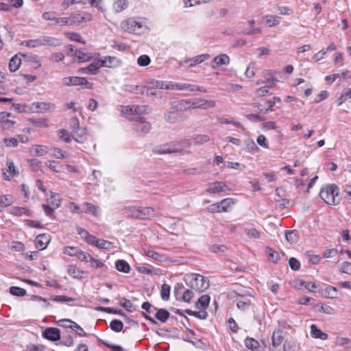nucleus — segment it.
Listing matches in <instances>:
<instances>
[{
    "instance_id": "obj_39",
    "label": "nucleus",
    "mask_w": 351,
    "mask_h": 351,
    "mask_svg": "<svg viewBox=\"0 0 351 351\" xmlns=\"http://www.w3.org/2000/svg\"><path fill=\"white\" fill-rule=\"evenodd\" d=\"M245 345L249 349H251L254 351H258L259 343L258 341L253 338H246L245 340Z\"/></svg>"
},
{
    "instance_id": "obj_19",
    "label": "nucleus",
    "mask_w": 351,
    "mask_h": 351,
    "mask_svg": "<svg viewBox=\"0 0 351 351\" xmlns=\"http://www.w3.org/2000/svg\"><path fill=\"white\" fill-rule=\"evenodd\" d=\"M212 63L213 69H215L223 65H228L230 63V58L228 55L221 53L215 57Z\"/></svg>"
},
{
    "instance_id": "obj_56",
    "label": "nucleus",
    "mask_w": 351,
    "mask_h": 351,
    "mask_svg": "<svg viewBox=\"0 0 351 351\" xmlns=\"http://www.w3.org/2000/svg\"><path fill=\"white\" fill-rule=\"evenodd\" d=\"M151 60L147 55H141L137 59V63L141 66H146L150 64Z\"/></svg>"
},
{
    "instance_id": "obj_11",
    "label": "nucleus",
    "mask_w": 351,
    "mask_h": 351,
    "mask_svg": "<svg viewBox=\"0 0 351 351\" xmlns=\"http://www.w3.org/2000/svg\"><path fill=\"white\" fill-rule=\"evenodd\" d=\"M269 75L270 76L266 81L267 85L262 86L256 89V94L258 97H264L267 95H271V93L269 92V88L275 86V81L276 78L272 75V72L271 71H267Z\"/></svg>"
},
{
    "instance_id": "obj_15",
    "label": "nucleus",
    "mask_w": 351,
    "mask_h": 351,
    "mask_svg": "<svg viewBox=\"0 0 351 351\" xmlns=\"http://www.w3.org/2000/svg\"><path fill=\"white\" fill-rule=\"evenodd\" d=\"M43 337L51 341H56L60 339V332L57 328H47L43 331Z\"/></svg>"
},
{
    "instance_id": "obj_29",
    "label": "nucleus",
    "mask_w": 351,
    "mask_h": 351,
    "mask_svg": "<svg viewBox=\"0 0 351 351\" xmlns=\"http://www.w3.org/2000/svg\"><path fill=\"white\" fill-rule=\"evenodd\" d=\"M124 213L128 217L141 219V208H136V207L125 208Z\"/></svg>"
},
{
    "instance_id": "obj_13",
    "label": "nucleus",
    "mask_w": 351,
    "mask_h": 351,
    "mask_svg": "<svg viewBox=\"0 0 351 351\" xmlns=\"http://www.w3.org/2000/svg\"><path fill=\"white\" fill-rule=\"evenodd\" d=\"M64 84L67 86H77V85H84L87 88H90V83L87 81L85 77H65L64 80Z\"/></svg>"
},
{
    "instance_id": "obj_10",
    "label": "nucleus",
    "mask_w": 351,
    "mask_h": 351,
    "mask_svg": "<svg viewBox=\"0 0 351 351\" xmlns=\"http://www.w3.org/2000/svg\"><path fill=\"white\" fill-rule=\"evenodd\" d=\"M73 130V138L79 143H84L87 139V130L86 128H80L77 119L74 123Z\"/></svg>"
},
{
    "instance_id": "obj_53",
    "label": "nucleus",
    "mask_w": 351,
    "mask_h": 351,
    "mask_svg": "<svg viewBox=\"0 0 351 351\" xmlns=\"http://www.w3.org/2000/svg\"><path fill=\"white\" fill-rule=\"evenodd\" d=\"M51 300L57 302H69L74 301L75 298L66 295H53Z\"/></svg>"
},
{
    "instance_id": "obj_2",
    "label": "nucleus",
    "mask_w": 351,
    "mask_h": 351,
    "mask_svg": "<svg viewBox=\"0 0 351 351\" xmlns=\"http://www.w3.org/2000/svg\"><path fill=\"white\" fill-rule=\"evenodd\" d=\"M190 146V142L188 140H184L179 143L165 144L157 147L154 149V152L158 154L173 153L183 154L184 150L189 148Z\"/></svg>"
},
{
    "instance_id": "obj_22",
    "label": "nucleus",
    "mask_w": 351,
    "mask_h": 351,
    "mask_svg": "<svg viewBox=\"0 0 351 351\" xmlns=\"http://www.w3.org/2000/svg\"><path fill=\"white\" fill-rule=\"evenodd\" d=\"M209 58V55L207 53L201 54L199 56H197L195 57H193L190 59H187L184 61L186 64H189L190 67L195 66L205 60H206Z\"/></svg>"
},
{
    "instance_id": "obj_46",
    "label": "nucleus",
    "mask_w": 351,
    "mask_h": 351,
    "mask_svg": "<svg viewBox=\"0 0 351 351\" xmlns=\"http://www.w3.org/2000/svg\"><path fill=\"white\" fill-rule=\"evenodd\" d=\"M52 156L58 159L66 158L69 157V154L66 151L60 148H53Z\"/></svg>"
},
{
    "instance_id": "obj_54",
    "label": "nucleus",
    "mask_w": 351,
    "mask_h": 351,
    "mask_svg": "<svg viewBox=\"0 0 351 351\" xmlns=\"http://www.w3.org/2000/svg\"><path fill=\"white\" fill-rule=\"evenodd\" d=\"M145 254L147 257L152 258L157 261H162L164 259L163 255L152 250L145 251Z\"/></svg>"
},
{
    "instance_id": "obj_27",
    "label": "nucleus",
    "mask_w": 351,
    "mask_h": 351,
    "mask_svg": "<svg viewBox=\"0 0 351 351\" xmlns=\"http://www.w3.org/2000/svg\"><path fill=\"white\" fill-rule=\"evenodd\" d=\"M247 24L249 25V27L245 29L243 31V34L245 35H254L258 34L261 33V29L258 27H254L255 21L254 19H251L247 21Z\"/></svg>"
},
{
    "instance_id": "obj_17",
    "label": "nucleus",
    "mask_w": 351,
    "mask_h": 351,
    "mask_svg": "<svg viewBox=\"0 0 351 351\" xmlns=\"http://www.w3.org/2000/svg\"><path fill=\"white\" fill-rule=\"evenodd\" d=\"M285 339V332L281 328L276 329L271 335L272 346L274 347L279 346Z\"/></svg>"
},
{
    "instance_id": "obj_42",
    "label": "nucleus",
    "mask_w": 351,
    "mask_h": 351,
    "mask_svg": "<svg viewBox=\"0 0 351 351\" xmlns=\"http://www.w3.org/2000/svg\"><path fill=\"white\" fill-rule=\"evenodd\" d=\"M119 304L129 312H132L134 311V308L132 302L128 299L125 298H120Z\"/></svg>"
},
{
    "instance_id": "obj_52",
    "label": "nucleus",
    "mask_w": 351,
    "mask_h": 351,
    "mask_svg": "<svg viewBox=\"0 0 351 351\" xmlns=\"http://www.w3.org/2000/svg\"><path fill=\"white\" fill-rule=\"evenodd\" d=\"M171 287L167 284H163L161 289V298L163 300H168L169 298Z\"/></svg>"
},
{
    "instance_id": "obj_4",
    "label": "nucleus",
    "mask_w": 351,
    "mask_h": 351,
    "mask_svg": "<svg viewBox=\"0 0 351 351\" xmlns=\"http://www.w3.org/2000/svg\"><path fill=\"white\" fill-rule=\"evenodd\" d=\"M184 280L189 287L197 291H204L209 287L208 280L199 274H191L187 275Z\"/></svg>"
},
{
    "instance_id": "obj_1",
    "label": "nucleus",
    "mask_w": 351,
    "mask_h": 351,
    "mask_svg": "<svg viewBox=\"0 0 351 351\" xmlns=\"http://www.w3.org/2000/svg\"><path fill=\"white\" fill-rule=\"evenodd\" d=\"M190 146V142L188 140H184L179 143L165 144L157 147L154 149V152L158 154L173 153L183 154L184 150L189 148Z\"/></svg>"
},
{
    "instance_id": "obj_38",
    "label": "nucleus",
    "mask_w": 351,
    "mask_h": 351,
    "mask_svg": "<svg viewBox=\"0 0 351 351\" xmlns=\"http://www.w3.org/2000/svg\"><path fill=\"white\" fill-rule=\"evenodd\" d=\"M21 64V60L16 55L13 56L9 62V69L11 72H14L19 69Z\"/></svg>"
},
{
    "instance_id": "obj_33",
    "label": "nucleus",
    "mask_w": 351,
    "mask_h": 351,
    "mask_svg": "<svg viewBox=\"0 0 351 351\" xmlns=\"http://www.w3.org/2000/svg\"><path fill=\"white\" fill-rule=\"evenodd\" d=\"M264 19L265 25L269 27L276 26L280 23V17L278 16L266 15Z\"/></svg>"
},
{
    "instance_id": "obj_64",
    "label": "nucleus",
    "mask_w": 351,
    "mask_h": 351,
    "mask_svg": "<svg viewBox=\"0 0 351 351\" xmlns=\"http://www.w3.org/2000/svg\"><path fill=\"white\" fill-rule=\"evenodd\" d=\"M245 232L250 238L258 239L260 237L259 232L254 228L245 229Z\"/></svg>"
},
{
    "instance_id": "obj_24",
    "label": "nucleus",
    "mask_w": 351,
    "mask_h": 351,
    "mask_svg": "<svg viewBox=\"0 0 351 351\" xmlns=\"http://www.w3.org/2000/svg\"><path fill=\"white\" fill-rule=\"evenodd\" d=\"M30 152L34 156H43L47 154V147L43 145H34L29 148Z\"/></svg>"
},
{
    "instance_id": "obj_43",
    "label": "nucleus",
    "mask_w": 351,
    "mask_h": 351,
    "mask_svg": "<svg viewBox=\"0 0 351 351\" xmlns=\"http://www.w3.org/2000/svg\"><path fill=\"white\" fill-rule=\"evenodd\" d=\"M156 317L162 322H165L169 317V313L163 308L158 309L156 313Z\"/></svg>"
},
{
    "instance_id": "obj_51",
    "label": "nucleus",
    "mask_w": 351,
    "mask_h": 351,
    "mask_svg": "<svg viewBox=\"0 0 351 351\" xmlns=\"http://www.w3.org/2000/svg\"><path fill=\"white\" fill-rule=\"evenodd\" d=\"M46 165L53 171L56 173H59L62 171V167L60 164V162H56V161H51L49 160L47 162H46Z\"/></svg>"
},
{
    "instance_id": "obj_47",
    "label": "nucleus",
    "mask_w": 351,
    "mask_h": 351,
    "mask_svg": "<svg viewBox=\"0 0 351 351\" xmlns=\"http://www.w3.org/2000/svg\"><path fill=\"white\" fill-rule=\"evenodd\" d=\"M180 90H187V91H190V92H194L196 90L202 91V88H199V87L196 86L195 85L191 84H187V83L181 84L180 83Z\"/></svg>"
},
{
    "instance_id": "obj_44",
    "label": "nucleus",
    "mask_w": 351,
    "mask_h": 351,
    "mask_svg": "<svg viewBox=\"0 0 351 351\" xmlns=\"http://www.w3.org/2000/svg\"><path fill=\"white\" fill-rule=\"evenodd\" d=\"M67 272L69 275L73 276L74 278H82L83 274V271L78 269L74 265H69Z\"/></svg>"
},
{
    "instance_id": "obj_18",
    "label": "nucleus",
    "mask_w": 351,
    "mask_h": 351,
    "mask_svg": "<svg viewBox=\"0 0 351 351\" xmlns=\"http://www.w3.org/2000/svg\"><path fill=\"white\" fill-rule=\"evenodd\" d=\"M50 242V236L47 234H38L36 238V246L40 250H45Z\"/></svg>"
},
{
    "instance_id": "obj_30",
    "label": "nucleus",
    "mask_w": 351,
    "mask_h": 351,
    "mask_svg": "<svg viewBox=\"0 0 351 351\" xmlns=\"http://www.w3.org/2000/svg\"><path fill=\"white\" fill-rule=\"evenodd\" d=\"M156 215L155 210L152 207L141 208V219H152Z\"/></svg>"
},
{
    "instance_id": "obj_55",
    "label": "nucleus",
    "mask_w": 351,
    "mask_h": 351,
    "mask_svg": "<svg viewBox=\"0 0 351 351\" xmlns=\"http://www.w3.org/2000/svg\"><path fill=\"white\" fill-rule=\"evenodd\" d=\"M10 293L13 295L23 296L26 294V291L21 287H11L10 288Z\"/></svg>"
},
{
    "instance_id": "obj_20",
    "label": "nucleus",
    "mask_w": 351,
    "mask_h": 351,
    "mask_svg": "<svg viewBox=\"0 0 351 351\" xmlns=\"http://www.w3.org/2000/svg\"><path fill=\"white\" fill-rule=\"evenodd\" d=\"M136 121L138 122V123L136 125V131L138 132H140L143 134H147L151 128H152V126H151V124L149 123V122H147L144 120V118L141 117H138L137 119H136Z\"/></svg>"
},
{
    "instance_id": "obj_35",
    "label": "nucleus",
    "mask_w": 351,
    "mask_h": 351,
    "mask_svg": "<svg viewBox=\"0 0 351 351\" xmlns=\"http://www.w3.org/2000/svg\"><path fill=\"white\" fill-rule=\"evenodd\" d=\"M285 237L287 242L291 244L297 243L299 239L298 232L295 230L287 231L285 232Z\"/></svg>"
},
{
    "instance_id": "obj_16",
    "label": "nucleus",
    "mask_w": 351,
    "mask_h": 351,
    "mask_svg": "<svg viewBox=\"0 0 351 351\" xmlns=\"http://www.w3.org/2000/svg\"><path fill=\"white\" fill-rule=\"evenodd\" d=\"M69 18V24L70 25H78L84 21H90L92 20L91 16L86 14L82 16L80 14H72Z\"/></svg>"
},
{
    "instance_id": "obj_50",
    "label": "nucleus",
    "mask_w": 351,
    "mask_h": 351,
    "mask_svg": "<svg viewBox=\"0 0 351 351\" xmlns=\"http://www.w3.org/2000/svg\"><path fill=\"white\" fill-rule=\"evenodd\" d=\"M145 87H141L136 85H128L126 86V90L130 93H133L135 94H144L145 93Z\"/></svg>"
},
{
    "instance_id": "obj_48",
    "label": "nucleus",
    "mask_w": 351,
    "mask_h": 351,
    "mask_svg": "<svg viewBox=\"0 0 351 351\" xmlns=\"http://www.w3.org/2000/svg\"><path fill=\"white\" fill-rule=\"evenodd\" d=\"M185 312L190 315H193L201 319H205L208 316V313L205 311H193L191 310L186 309L185 310Z\"/></svg>"
},
{
    "instance_id": "obj_12",
    "label": "nucleus",
    "mask_w": 351,
    "mask_h": 351,
    "mask_svg": "<svg viewBox=\"0 0 351 351\" xmlns=\"http://www.w3.org/2000/svg\"><path fill=\"white\" fill-rule=\"evenodd\" d=\"M101 67L115 69L120 66L122 64L121 59L116 56H107L99 59Z\"/></svg>"
},
{
    "instance_id": "obj_5",
    "label": "nucleus",
    "mask_w": 351,
    "mask_h": 351,
    "mask_svg": "<svg viewBox=\"0 0 351 351\" xmlns=\"http://www.w3.org/2000/svg\"><path fill=\"white\" fill-rule=\"evenodd\" d=\"M21 45L30 48H36L41 46H58L60 43L56 38L45 36L36 39L23 40Z\"/></svg>"
},
{
    "instance_id": "obj_14",
    "label": "nucleus",
    "mask_w": 351,
    "mask_h": 351,
    "mask_svg": "<svg viewBox=\"0 0 351 351\" xmlns=\"http://www.w3.org/2000/svg\"><path fill=\"white\" fill-rule=\"evenodd\" d=\"M227 189L226 184L223 182H215L208 185L206 191L210 194L219 193Z\"/></svg>"
},
{
    "instance_id": "obj_31",
    "label": "nucleus",
    "mask_w": 351,
    "mask_h": 351,
    "mask_svg": "<svg viewBox=\"0 0 351 351\" xmlns=\"http://www.w3.org/2000/svg\"><path fill=\"white\" fill-rule=\"evenodd\" d=\"M116 269L121 272L127 274L130 271L129 264L124 260H118L115 263Z\"/></svg>"
},
{
    "instance_id": "obj_25",
    "label": "nucleus",
    "mask_w": 351,
    "mask_h": 351,
    "mask_svg": "<svg viewBox=\"0 0 351 351\" xmlns=\"http://www.w3.org/2000/svg\"><path fill=\"white\" fill-rule=\"evenodd\" d=\"M9 116L10 114L8 112L0 113V122L2 124V128L3 129H10L15 124L14 121L8 119Z\"/></svg>"
},
{
    "instance_id": "obj_49",
    "label": "nucleus",
    "mask_w": 351,
    "mask_h": 351,
    "mask_svg": "<svg viewBox=\"0 0 351 351\" xmlns=\"http://www.w3.org/2000/svg\"><path fill=\"white\" fill-rule=\"evenodd\" d=\"M110 328L113 331L119 332L122 330L123 328V324L121 321L118 319H114L110 322Z\"/></svg>"
},
{
    "instance_id": "obj_21",
    "label": "nucleus",
    "mask_w": 351,
    "mask_h": 351,
    "mask_svg": "<svg viewBox=\"0 0 351 351\" xmlns=\"http://www.w3.org/2000/svg\"><path fill=\"white\" fill-rule=\"evenodd\" d=\"M82 212L92 214L95 217L99 216V208L89 202H84L82 205Z\"/></svg>"
},
{
    "instance_id": "obj_40",
    "label": "nucleus",
    "mask_w": 351,
    "mask_h": 351,
    "mask_svg": "<svg viewBox=\"0 0 351 351\" xmlns=\"http://www.w3.org/2000/svg\"><path fill=\"white\" fill-rule=\"evenodd\" d=\"M234 204V201L231 198H226L219 202L221 206V210L222 212H228L229 208Z\"/></svg>"
},
{
    "instance_id": "obj_59",
    "label": "nucleus",
    "mask_w": 351,
    "mask_h": 351,
    "mask_svg": "<svg viewBox=\"0 0 351 351\" xmlns=\"http://www.w3.org/2000/svg\"><path fill=\"white\" fill-rule=\"evenodd\" d=\"M111 245L112 243L110 241L98 239L96 247L101 249L109 250L111 248Z\"/></svg>"
},
{
    "instance_id": "obj_3",
    "label": "nucleus",
    "mask_w": 351,
    "mask_h": 351,
    "mask_svg": "<svg viewBox=\"0 0 351 351\" xmlns=\"http://www.w3.org/2000/svg\"><path fill=\"white\" fill-rule=\"evenodd\" d=\"M338 186L335 184H327L322 188L319 192V197L328 205L334 206L339 202Z\"/></svg>"
},
{
    "instance_id": "obj_6",
    "label": "nucleus",
    "mask_w": 351,
    "mask_h": 351,
    "mask_svg": "<svg viewBox=\"0 0 351 351\" xmlns=\"http://www.w3.org/2000/svg\"><path fill=\"white\" fill-rule=\"evenodd\" d=\"M145 25L143 19H137L135 18H130L123 21L121 23V27L125 32L132 34H140Z\"/></svg>"
},
{
    "instance_id": "obj_26",
    "label": "nucleus",
    "mask_w": 351,
    "mask_h": 351,
    "mask_svg": "<svg viewBox=\"0 0 351 351\" xmlns=\"http://www.w3.org/2000/svg\"><path fill=\"white\" fill-rule=\"evenodd\" d=\"M311 335L313 338L320 339L322 340H326L328 338V335L325 332H323L315 324H312L311 326Z\"/></svg>"
},
{
    "instance_id": "obj_23",
    "label": "nucleus",
    "mask_w": 351,
    "mask_h": 351,
    "mask_svg": "<svg viewBox=\"0 0 351 351\" xmlns=\"http://www.w3.org/2000/svg\"><path fill=\"white\" fill-rule=\"evenodd\" d=\"M7 165H8V169L7 170L6 172L3 173V175L6 180H10L14 176L17 175L19 173V172L12 160H7Z\"/></svg>"
},
{
    "instance_id": "obj_41",
    "label": "nucleus",
    "mask_w": 351,
    "mask_h": 351,
    "mask_svg": "<svg viewBox=\"0 0 351 351\" xmlns=\"http://www.w3.org/2000/svg\"><path fill=\"white\" fill-rule=\"evenodd\" d=\"M31 123L37 128H47L48 120L46 118H37L31 119Z\"/></svg>"
},
{
    "instance_id": "obj_63",
    "label": "nucleus",
    "mask_w": 351,
    "mask_h": 351,
    "mask_svg": "<svg viewBox=\"0 0 351 351\" xmlns=\"http://www.w3.org/2000/svg\"><path fill=\"white\" fill-rule=\"evenodd\" d=\"M256 141L258 144L263 147V148L267 149L269 147V143L267 142L266 137L264 135L260 134L257 137Z\"/></svg>"
},
{
    "instance_id": "obj_34",
    "label": "nucleus",
    "mask_w": 351,
    "mask_h": 351,
    "mask_svg": "<svg viewBox=\"0 0 351 351\" xmlns=\"http://www.w3.org/2000/svg\"><path fill=\"white\" fill-rule=\"evenodd\" d=\"M100 68H101V66L99 59H95L94 62L90 63L88 66H86V69L88 70V74L95 75L98 73L99 69Z\"/></svg>"
},
{
    "instance_id": "obj_58",
    "label": "nucleus",
    "mask_w": 351,
    "mask_h": 351,
    "mask_svg": "<svg viewBox=\"0 0 351 351\" xmlns=\"http://www.w3.org/2000/svg\"><path fill=\"white\" fill-rule=\"evenodd\" d=\"M79 250L76 247L67 246L64 248V253L70 256H76Z\"/></svg>"
},
{
    "instance_id": "obj_36",
    "label": "nucleus",
    "mask_w": 351,
    "mask_h": 351,
    "mask_svg": "<svg viewBox=\"0 0 351 351\" xmlns=\"http://www.w3.org/2000/svg\"><path fill=\"white\" fill-rule=\"evenodd\" d=\"M13 202V197L10 195L0 196V212L3 208L10 206Z\"/></svg>"
},
{
    "instance_id": "obj_9",
    "label": "nucleus",
    "mask_w": 351,
    "mask_h": 351,
    "mask_svg": "<svg viewBox=\"0 0 351 351\" xmlns=\"http://www.w3.org/2000/svg\"><path fill=\"white\" fill-rule=\"evenodd\" d=\"M186 104H191L190 108L209 109L215 106V101L202 99H195L193 101L185 100Z\"/></svg>"
},
{
    "instance_id": "obj_57",
    "label": "nucleus",
    "mask_w": 351,
    "mask_h": 351,
    "mask_svg": "<svg viewBox=\"0 0 351 351\" xmlns=\"http://www.w3.org/2000/svg\"><path fill=\"white\" fill-rule=\"evenodd\" d=\"M50 199L51 204L55 207V208H58L60 206L61 199L58 194L51 193Z\"/></svg>"
},
{
    "instance_id": "obj_60",
    "label": "nucleus",
    "mask_w": 351,
    "mask_h": 351,
    "mask_svg": "<svg viewBox=\"0 0 351 351\" xmlns=\"http://www.w3.org/2000/svg\"><path fill=\"white\" fill-rule=\"evenodd\" d=\"M29 106H25L20 104H13L12 108L17 112H29Z\"/></svg>"
},
{
    "instance_id": "obj_7",
    "label": "nucleus",
    "mask_w": 351,
    "mask_h": 351,
    "mask_svg": "<svg viewBox=\"0 0 351 351\" xmlns=\"http://www.w3.org/2000/svg\"><path fill=\"white\" fill-rule=\"evenodd\" d=\"M56 109V105L50 102H33L29 106V113H41L45 114L51 112Z\"/></svg>"
},
{
    "instance_id": "obj_8",
    "label": "nucleus",
    "mask_w": 351,
    "mask_h": 351,
    "mask_svg": "<svg viewBox=\"0 0 351 351\" xmlns=\"http://www.w3.org/2000/svg\"><path fill=\"white\" fill-rule=\"evenodd\" d=\"M150 112V109L147 105H129L123 106L121 112L125 115H143L147 114Z\"/></svg>"
},
{
    "instance_id": "obj_28",
    "label": "nucleus",
    "mask_w": 351,
    "mask_h": 351,
    "mask_svg": "<svg viewBox=\"0 0 351 351\" xmlns=\"http://www.w3.org/2000/svg\"><path fill=\"white\" fill-rule=\"evenodd\" d=\"M129 5L128 0H114L113 9L116 12L125 10Z\"/></svg>"
},
{
    "instance_id": "obj_62",
    "label": "nucleus",
    "mask_w": 351,
    "mask_h": 351,
    "mask_svg": "<svg viewBox=\"0 0 351 351\" xmlns=\"http://www.w3.org/2000/svg\"><path fill=\"white\" fill-rule=\"evenodd\" d=\"M64 55L60 52L53 53L50 56V60L54 62H59L64 60Z\"/></svg>"
},
{
    "instance_id": "obj_32",
    "label": "nucleus",
    "mask_w": 351,
    "mask_h": 351,
    "mask_svg": "<svg viewBox=\"0 0 351 351\" xmlns=\"http://www.w3.org/2000/svg\"><path fill=\"white\" fill-rule=\"evenodd\" d=\"M180 113L178 111L169 112L165 115V120L170 123H174L177 122L180 119Z\"/></svg>"
},
{
    "instance_id": "obj_37",
    "label": "nucleus",
    "mask_w": 351,
    "mask_h": 351,
    "mask_svg": "<svg viewBox=\"0 0 351 351\" xmlns=\"http://www.w3.org/2000/svg\"><path fill=\"white\" fill-rule=\"evenodd\" d=\"M210 302V296L208 295H202L196 302V307L197 308L201 309V308H206Z\"/></svg>"
},
{
    "instance_id": "obj_61",
    "label": "nucleus",
    "mask_w": 351,
    "mask_h": 351,
    "mask_svg": "<svg viewBox=\"0 0 351 351\" xmlns=\"http://www.w3.org/2000/svg\"><path fill=\"white\" fill-rule=\"evenodd\" d=\"M59 138L66 143H69L71 141V138L70 137V134L67 130L64 129H61L59 131Z\"/></svg>"
},
{
    "instance_id": "obj_45",
    "label": "nucleus",
    "mask_w": 351,
    "mask_h": 351,
    "mask_svg": "<svg viewBox=\"0 0 351 351\" xmlns=\"http://www.w3.org/2000/svg\"><path fill=\"white\" fill-rule=\"evenodd\" d=\"M73 56H76L80 62H86L90 60L89 53H84L80 50L75 49Z\"/></svg>"
}]
</instances>
